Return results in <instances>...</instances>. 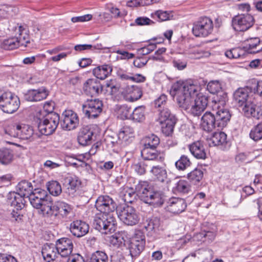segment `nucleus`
Wrapping results in <instances>:
<instances>
[{"label": "nucleus", "instance_id": "nucleus-1", "mask_svg": "<svg viewBox=\"0 0 262 262\" xmlns=\"http://www.w3.org/2000/svg\"><path fill=\"white\" fill-rule=\"evenodd\" d=\"M231 115L227 108L213 112H206L201 118V126L206 132L212 131L216 127L222 128L229 121Z\"/></svg>", "mask_w": 262, "mask_h": 262}, {"label": "nucleus", "instance_id": "nucleus-2", "mask_svg": "<svg viewBox=\"0 0 262 262\" xmlns=\"http://www.w3.org/2000/svg\"><path fill=\"white\" fill-rule=\"evenodd\" d=\"M200 89V86L192 82H177L172 85L170 92L172 96H176L180 107H186L190 102V96L195 94Z\"/></svg>", "mask_w": 262, "mask_h": 262}, {"label": "nucleus", "instance_id": "nucleus-3", "mask_svg": "<svg viewBox=\"0 0 262 262\" xmlns=\"http://www.w3.org/2000/svg\"><path fill=\"white\" fill-rule=\"evenodd\" d=\"M93 226L102 233H111L116 230V221L111 214L98 213L94 216Z\"/></svg>", "mask_w": 262, "mask_h": 262}, {"label": "nucleus", "instance_id": "nucleus-4", "mask_svg": "<svg viewBox=\"0 0 262 262\" xmlns=\"http://www.w3.org/2000/svg\"><path fill=\"white\" fill-rule=\"evenodd\" d=\"M17 192H10L8 195L7 202L14 206L17 211L12 210L11 213V220L13 222L19 223L22 221L23 215L18 212L25 206V198Z\"/></svg>", "mask_w": 262, "mask_h": 262}, {"label": "nucleus", "instance_id": "nucleus-5", "mask_svg": "<svg viewBox=\"0 0 262 262\" xmlns=\"http://www.w3.org/2000/svg\"><path fill=\"white\" fill-rule=\"evenodd\" d=\"M20 102L19 97L11 92H5L0 96V108L8 114H12L17 111Z\"/></svg>", "mask_w": 262, "mask_h": 262}, {"label": "nucleus", "instance_id": "nucleus-6", "mask_svg": "<svg viewBox=\"0 0 262 262\" xmlns=\"http://www.w3.org/2000/svg\"><path fill=\"white\" fill-rule=\"evenodd\" d=\"M117 213L119 219L128 226L135 225L140 221L138 212L131 206L125 205L119 207L117 210Z\"/></svg>", "mask_w": 262, "mask_h": 262}, {"label": "nucleus", "instance_id": "nucleus-7", "mask_svg": "<svg viewBox=\"0 0 262 262\" xmlns=\"http://www.w3.org/2000/svg\"><path fill=\"white\" fill-rule=\"evenodd\" d=\"M59 115L51 111L43 120V122L38 125V130L42 135L46 136L52 134L57 128L59 123Z\"/></svg>", "mask_w": 262, "mask_h": 262}, {"label": "nucleus", "instance_id": "nucleus-8", "mask_svg": "<svg viewBox=\"0 0 262 262\" xmlns=\"http://www.w3.org/2000/svg\"><path fill=\"white\" fill-rule=\"evenodd\" d=\"M213 29L212 20L207 17H202L193 23L192 33L196 37H206L212 33Z\"/></svg>", "mask_w": 262, "mask_h": 262}, {"label": "nucleus", "instance_id": "nucleus-9", "mask_svg": "<svg viewBox=\"0 0 262 262\" xmlns=\"http://www.w3.org/2000/svg\"><path fill=\"white\" fill-rule=\"evenodd\" d=\"M103 103L99 99H88L82 104V112L88 118H96L102 112Z\"/></svg>", "mask_w": 262, "mask_h": 262}, {"label": "nucleus", "instance_id": "nucleus-10", "mask_svg": "<svg viewBox=\"0 0 262 262\" xmlns=\"http://www.w3.org/2000/svg\"><path fill=\"white\" fill-rule=\"evenodd\" d=\"M253 16L248 13L238 14L232 18V26L234 30L244 32L254 24Z\"/></svg>", "mask_w": 262, "mask_h": 262}, {"label": "nucleus", "instance_id": "nucleus-11", "mask_svg": "<svg viewBox=\"0 0 262 262\" xmlns=\"http://www.w3.org/2000/svg\"><path fill=\"white\" fill-rule=\"evenodd\" d=\"M49 209L46 217H50L52 221H55L59 214L62 217H66L72 211V208L68 204L61 201L56 202L54 204L51 201Z\"/></svg>", "mask_w": 262, "mask_h": 262}, {"label": "nucleus", "instance_id": "nucleus-12", "mask_svg": "<svg viewBox=\"0 0 262 262\" xmlns=\"http://www.w3.org/2000/svg\"><path fill=\"white\" fill-rule=\"evenodd\" d=\"M135 190L140 199L145 203L152 204L155 189L145 181H139L135 186Z\"/></svg>", "mask_w": 262, "mask_h": 262}, {"label": "nucleus", "instance_id": "nucleus-13", "mask_svg": "<svg viewBox=\"0 0 262 262\" xmlns=\"http://www.w3.org/2000/svg\"><path fill=\"white\" fill-rule=\"evenodd\" d=\"M95 207L99 213L111 214L117 208L116 204L108 195H100L96 201Z\"/></svg>", "mask_w": 262, "mask_h": 262}, {"label": "nucleus", "instance_id": "nucleus-14", "mask_svg": "<svg viewBox=\"0 0 262 262\" xmlns=\"http://www.w3.org/2000/svg\"><path fill=\"white\" fill-rule=\"evenodd\" d=\"M79 124V119L76 113L72 110H66L63 112L60 120L61 127L67 130L76 128Z\"/></svg>", "mask_w": 262, "mask_h": 262}, {"label": "nucleus", "instance_id": "nucleus-15", "mask_svg": "<svg viewBox=\"0 0 262 262\" xmlns=\"http://www.w3.org/2000/svg\"><path fill=\"white\" fill-rule=\"evenodd\" d=\"M96 138L95 128L93 125H86L82 127L77 135V141L83 146L91 145Z\"/></svg>", "mask_w": 262, "mask_h": 262}, {"label": "nucleus", "instance_id": "nucleus-16", "mask_svg": "<svg viewBox=\"0 0 262 262\" xmlns=\"http://www.w3.org/2000/svg\"><path fill=\"white\" fill-rule=\"evenodd\" d=\"M56 246L58 254L64 258H67L72 253L73 249V244L71 239L65 237L57 240Z\"/></svg>", "mask_w": 262, "mask_h": 262}, {"label": "nucleus", "instance_id": "nucleus-17", "mask_svg": "<svg viewBox=\"0 0 262 262\" xmlns=\"http://www.w3.org/2000/svg\"><path fill=\"white\" fill-rule=\"evenodd\" d=\"M187 205L184 199L179 198H172L169 199L165 208L166 211L173 214H179L183 212Z\"/></svg>", "mask_w": 262, "mask_h": 262}, {"label": "nucleus", "instance_id": "nucleus-18", "mask_svg": "<svg viewBox=\"0 0 262 262\" xmlns=\"http://www.w3.org/2000/svg\"><path fill=\"white\" fill-rule=\"evenodd\" d=\"M70 230L74 236L80 237L88 233L89 230V226L83 221L76 220L71 223Z\"/></svg>", "mask_w": 262, "mask_h": 262}, {"label": "nucleus", "instance_id": "nucleus-19", "mask_svg": "<svg viewBox=\"0 0 262 262\" xmlns=\"http://www.w3.org/2000/svg\"><path fill=\"white\" fill-rule=\"evenodd\" d=\"M83 89L86 95L96 96L102 92V86L97 80L89 79L84 83Z\"/></svg>", "mask_w": 262, "mask_h": 262}, {"label": "nucleus", "instance_id": "nucleus-20", "mask_svg": "<svg viewBox=\"0 0 262 262\" xmlns=\"http://www.w3.org/2000/svg\"><path fill=\"white\" fill-rule=\"evenodd\" d=\"M48 95V91L43 87L38 89L29 90L25 94V99L28 101H39L45 99Z\"/></svg>", "mask_w": 262, "mask_h": 262}, {"label": "nucleus", "instance_id": "nucleus-21", "mask_svg": "<svg viewBox=\"0 0 262 262\" xmlns=\"http://www.w3.org/2000/svg\"><path fill=\"white\" fill-rule=\"evenodd\" d=\"M201 89L194 95H191L190 98V102L186 107H183L185 110L189 108V106L191 103L194 102L195 104H197L200 106V109L201 110H205L207 105L208 104V97L203 95L202 93L200 92Z\"/></svg>", "mask_w": 262, "mask_h": 262}, {"label": "nucleus", "instance_id": "nucleus-22", "mask_svg": "<svg viewBox=\"0 0 262 262\" xmlns=\"http://www.w3.org/2000/svg\"><path fill=\"white\" fill-rule=\"evenodd\" d=\"M28 198L32 206L36 209H40L42 214L46 217L47 213L49 211V208L52 200H41L40 198H36L33 195H30Z\"/></svg>", "mask_w": 262, "mask_h": 262}, {"label": "nucleus", "instance_id": "nucleus-23", "mask_svg": "<svg viewBox=\"0 0 262 262\" xmlns=\"http://www.w3.org/2000/svg\"><path fill=\"white\" fill-rule=\"evenodd\" d=\"M242 108L244 115L247 117H253L256 119H259L262 117V110L259 106H255L250 101L245 104Z\"/></svg>", "mask_w": 262, "mask_h": 262}, {"label": "nucleus", "instance_id": "nucleus-24", "mask_svg": "<svg viewBox=\"0 0 262 262\" xmlns=\"http://www.w3.org/2000/svg\"><path fill=\"white\" fill-rule=\"evenodd\" d=\"M141 156L147 162L149 161H163L164 157L162 156L157 148H143L141 150Z\"/></svg>", "mask_w": 262, "mask_h": 262}, {"label": "nucleus", "instance_id": "nucleus-25", "mask_svg": "<svg viewBox=\"0 0 262 262\" xmlns=\"http://www.w3.org/2000/svg\"><path fill=\"white\" fill-rule=\"evenodd\" d=\"M41 253L43 259L47 262L54 260L57 255L59 254L56 245L53 244L45 245L42 248Z\"/></svg>", "mask_w": 262, "mask_h": 262}, {"label": "nucleus", "instance_id": "nucleus-26", "mask_svg": "<svg viewBox=\"0 0 262 262\" xmlns=\"http://www.w3.org/2000/svg\"><path fill=\"white\" fill-rule=\"evenodd\" d=\"M63 185L67 188L66 192L73 195L78 189L81 182L76 177H68L64 179Z\"/></svg>", "mask_w": 262, "mask_h": 262}, {"label": "nucleus", "instance_id": "nucleus-27", "mask_svg": "<svg viewBox=\"0 0 262 262\" xmlns=\"http://www.w3.org/2000/svg\"><path fill=\"white\" fill-rule=\"evenodd\" d=\"M249 94L247 89L239 88L233 94V100L239 107L248 102Z\"/></svg>", "mask_w": 262, "mask_h": 262}, {"label": "nucleus", "instance_id": "nucleus-28", "mask_svg": "<svg viewBox=\"0 0 262 262\" xmlns=\"http://www.w3.org/2000/svg\"><path fill=\"white\" fill-rule=\"evenodd\" d=\"M189 150L192 155L197 159H205L206 153L203 145L201 141H196L189 145Z\"/></svg>", "mask_w": 262, "mask_h": 262}, {"label": "nucleus", "instance_id": "nucleus-29", "mask_svg": "<svg viewBox=\"0 0 262 262\" xmlns=\"http://www.w3.org/2000/svg\"><path fill=\"white\" fill-rule=\"evenodd\" d=\"M260 42L259 38H252L248 39L244 43L243 47L244 51L250 53L254 54L262 50V48L257 49V47L259 46Z\"/></svg>", "mask_w": 262, "mask_h": 262}, {"label": "nucleus", "instance_id": "nucleus-30", "mask_svg": "<svg viewBox=\"0 0 262 262\" xmlns=\"http://www.w3.org/2000/svg\"><path fill=\"white\" fill-rule=\"evenodd\" d=\"M126 99L130 102H134L139 99L142 96L141 88L137 85L127 86L125 89Z\"/></svg>", "mask_w": 262, "mask_h": 262}, {"label": "nucleus", "instance_id": "nucleus-31", "mask_svg": "<svg viewBox=\"0 0 262 262\" xmlns=\"http://www.w3.org/2000/svg\"><path fill=\"white\" fill-rule=\"evenodd\" d=\"M227 143V135L224 132H215L209 140V144L211 146H221L223 147Z\"/></svg>", "mask_w": 262, "mask_h": 262}, {"label": "nucleus", "instance_id": "nucleus-32", "mask_svg": "<svg viewBox=\"0 0 262 262\" xmlns=\"http://www.w3.org/2000/svg\"><path fill=\"white\" fill-rule=\"evenodd\" d=\"M145 245V242H136L135 239H131L128 249L132 258L136 257L140 255L144 250Z\"/></svg>", "mask_w": 262, "mask_h": 262}, {"label": "nucleus", "instance_id": "nucleus-33", "mask_svg": "<svg viewBox=\"0 0 262 262\" xmlns=\"http://www.w3.org/2000/svg\"><path fill=\"white\" fill-rule=\"evenodd\" d=\"M112 72V67L109 64L98 66L93 71V73L97 78L103 80L105 79Z\"/></svg>", "mask_w": 262, "mask_h": 262}, {"label": "nucleus", "instance_id": "nucleus-34", "mask_svg": "<svg viewBox=\"0 0 262 262\" xmlns=\"http://www.w3.org/2000/svg\"><path fill=\"white\" fill-rule=\"evenodd\" d=\"M33 135L34 130L32 126L25 124H20L18 139L32 141L34 140Z\"/></svg>", "mask_w": 262, "mask_h": 262}, {"label": "nucleus", "instance_id": "nucleus-35", "mask_svg": "<svg viewBox=\"0 0 262 262\" xmlns=\"http://www.w3.org/2000/svg\"><path fill=\"white\" fill-rule=\"evenodd\" d=\"M33 186L31 182L27 181H21L16 186V192L20 193V195L29 198L33 191Z\"/></svg>", "mask_w": 262, "mask_h": 262}, {"label": "nucleus", "instance_id": "nucleus-36", "mask_svg": "<svg viewBox=\"0 0 262 262\" xmlns=\"http://www.w3.org/2000/svg\"><path fill=\"white\" fill-rule=\"evenodd\" d=\"M227 101V95L224 93H223L220 96H217L216 97H214L212 101V104L211 105L213 112L222 110V108H225V106Z\"/></svg>", "mask_w": 262, "mask_h": 262}, {"label": "nucleus", "instance_id": "nucleus-37", "mask_svg": "<svg viewBox=\"0 0 262 262\" xmlns=\"http://www.w3.org/2000/svg\"><path fill=\"white\" fill-rule=\"evenodd\" d=\"M151 17L161 22L173 19V12L171 11H163L159 10L151 14Z\"/></svg>", "mask_w": 262, "mask_h": 262}, {"label": "nucleus", "instance_id": "nucleus-38", "mask_svg": "<svg viewBox=\"0 0 262 262\" xmlns=\"http://www.w3.org/2000/svg\"><path fill=\"white\" fill-rule=\"evenodd\" d=\"M20 124L17 122L9 124L5 128V135L10 137L18 138Z\"/></svg>", "mask_w": 262, "mask_h": 262}, {"label": "nucleus", "instance_id": "nucleus-39", "mask_svg": "<svg viewBox=\"0 0 262 262\" xmlns=\"http://www.w3.org/2000/svg\"><path fill=\"white\" fill-rule=\"evenodd\" d=\"M18 36L15 37L18 40V43L19 46L27 47V44L30 43L29 36L28 31L23 27L19 26L16 30Z\"/></svg>", "mask_w": 262, "mask_h": 262}, {"label": "nucleus", "instance_id": "nucleus-40", "mask_svg": "<svg viewBox=\"0 0 262 262\" xmlns=\"http://www.w3.org/2000/svg\"><path fill=\"white\" fill-rule=\"evenodd\" d=\"M145 107L143 105L136 107L130 115V119L137 122H141L145 119Z\"/></svg>", "mask_w": 262, "mask_h": 262}, {"label": "nucleus", "instance_id": "nucleus-41", "mask_svg": "<svg viewBox=\"0 0 262 262\" xmlns=\"http://www.w3.org/2000/svg\"><path fill=\"white\" fill-rule=\"evenodd\" d=\"M14 154L13 151L9 148L0 149V162L4 165L10 163L13 160Z\"/></svg>", "mask_w": 262, "mask_h": 262}, {"label": "nucleus", "instance_id": "nucleus-42", "mask_svg": "<svg viewBox=\"0 0 262 262\" xmlns=\"http://www.w3.org/2000/svg\"><path fill=\"white\" fill-rule=\"evenodd\" d=\"M143 142V148H157L160 143V139L157 136L151 134L145 137Z\"/></svg>", "mask_w": 262, "mask_h": 262}, {"label": "nucleus", "instance_id": "nucleus-43", "mask_svg": "<svg viewBox=\"0 0 262 262\" xmlns=\"http://www.w3.org/2000/svg\"><path fill=\"white\" fill-rule=\"evenodd\" d=\"M150 171L157 179L161 182H164L167 178V172L166 169L159 165L153 166L150 169Z\"/></svg>", "mask_w": 262, "mask_h": 262}, {"label": "nucleus", "instance_id": "nucleus-44", "mask_svg": "<svg viewBox=\"0 0 262 262\" xmlns=\"http://www.w3.org/2000/svg\"><path fill=\"white\" fill-rule=\"evenodd\" d=\"M203 177V171L197 168H195L187 174L188 179L194 184H196L200 182Z\"/></svg>", "mask_w": 262, "mask_h": 262}, {"label": "nucleus", "instance_id": "nucleus-45", "mask_svg": "<svg viewBox=\"0 0 262 262\" xmlns=\"http://www.w3.org/2000/svg\"><path fill=\"white\" fill-rule=\"evenodd\" d=\"M47 189L51 194L54 196L59 195L61 192V187L59 183L56 181L49 182L47 185Z\"/></svg>", "mask_w": 262, "mask_h": 262}, {"label": "nucleus", "instance_id": "nucleus-46", "mask_svg": "<svg viewBox=\"0 0 262 262\" xmlns=\"http://www.w3.org/2000/svg\"><path fill=\"white\" fill-rule=\"evenodd\" d=\"M191 164L190 159L187 156L182 155L175 162V166L178 170L184 171L189 167Z\"/></svg>", "mask_w": 262, "mask_h": 262}, {"label": "nucleus", "instance_id": "nucleus-47", "mask_svg": "<svg viewBox=\"0 0 262 262\" xmlns=\"http://www.w3.org/2000/svg\"><path fill=\"white\" fill-rule=\"evenodd\" d=\"M172 119L173 121H177L175 116L171 113L169 109L166 108L160 111L158 118L159 122H166Z\"/></svg>", "mask_w": 262, "mask_h": 262}, {"label": "nucleus", "instance_id": "nucleus-48", "mask_svg": "<svg viewBox=\"0 0 262 262\" xmlns=\"http://www.w3.org/2000/svg\"><path fill=\"white\" fill-rule=\"evenodd\" d=\"M108 256L104 252L97 251L91 255L89 262H108Z\"/></svg>", "mask_w": 262, "mask_h": 262}, {"label": "nucleus", "instance_id": "nucleus-49", "mask_svg": "<svg viewBox=\"0 0 262 262\" xmlns=\"http://www.w3.org/2000/svg\"><path fill=\"white\" fill-rule=\"evenodd\" d=\"M176 122L177 121H173L172 119L166 122H159L161 125V130L163 134L166 136L170 135L173 132Z\"/></svg>", "mask_w": 262, "mask_h": 262}, {"label": "nucleus", "instance_id": "nucleus-50", "mask_svg": "<svg viewBox=\"0 0 262 262\" xmlns=\"http://www.w3.org/2000/svg\"><path fill=\"white\" fill-rule=\"evenodd\" d=\"M206 254V252L201 254L199 252L191 253L185 258L184 262H209L208 258H204Z\"/></svg>", "mask_w": 262, "mask_h": 262}, {"label": "nucleus", "instance_id": "nucleus-51", "mask_svg": "<svg viewBox=\"0 0 262 262\" xmlns=\"http://www.w3.org/2000/svg\"><path fill=\"white\" fill-rule=\"evenodd\" d=\"M174 190L178 192L187 193L190 190V186L185 180H179L173 188Z\"/></svg>", "mask_w": 262, "mask_h": 262}, {"label": "nucleus", "instance_id": "nucleus-52", "mask_svg": "<svg viewBox=\"0 0 262 262\" xmlns=\"http://www.w3.org/2000/svg\"><path fill=\"white\" fill-rule=\"evenodd\" d=\"M262 82L256 79H252L249 81V85L247 88H249L251 92L258 94L259 96L262 95V91L260 90V86Z\"/></svg>", "mask_w": 262, "mask_h": 262}, {"label": "nucleus", "instance_id": "nucleus-53", "mask_svg": "<svg viewBox=\"0 0 262 262\" xmlns=\"http://www.w3.org/2000/svg\"><path fill=\"white\" fill-rule=\"evenodd\" d=\"M18 47V40L15 37L5 39L2 44V48L7 50H13Z\"/></svg>", "mask_w": 262, "mask_h": 262}, {"label": "nucleus", "instance_id": "nucleus-54", "mask_svg": "<svg viewBox=\"0 0 262 262\" xmlns=\"http://www.w3.org/2000/svg\"><path fill=\"white\" fill-rule=\"evenodd\" d=\"M105 86L107 89V91L109 92L111 95H115L119 92L120 84L117 83L115 80L111 79L105 82Z\"/></svg>", "mask_w": 262, "mask_h": 262}, {"label": "nucleus", "instance_id": "nucleus-55", "mask_svg": "<svg viewBox=\"0 0 262 262\" xmlns=\"http://www.w3.org/2000/svg\"><path fill=\"white\" fill-rule=\"evenodd\" d=\"M250 138L255 141H257L262 139V124L258 123L250 133Z\"/></svg>", "mask_w": 262, "mask_h": 262}, {"label": "nucleus", "instance_id": "nucleus-56", "mask_svg": "<svg viewBox=\"0 0 262 262\" xmlns=\"http://www.w3.org/2000/svg\"><path fill=\"white\" fill-rule=\"evenodd\" d=\"M49 112H47L45 109H37L34 114V121L37 124H40L41 122H43V120L46 118V117L49 114Z\"/></svg>", "mask_w": 262, "mask_h": 262}, {"label": "nucleus", "instance_id": "nucleus-57", "mask_svg": "<svg viewBox=\"0 0 262 262\" xmlns=\"http://www.w3.org/2000/svg\"><path fill=\"white\" fill-rule=\"evenodd\" d=\"M154 194L152 205L158 207L162 205L165 197L164 193L161 191L155 189Z\"/></svg>", "mask_w": 262, "mask_h": 262}, {"label": "nucleus", "instance_id": "nucleus-58", "mask_svg": "<svg viewBox=\"0 0 262 262\" xmlns=\"http://www.w3.org/2000/svg\"><path fill=\"white\" fill-rule=\"evenodd\" d=\"M132 110L130 107L126 105H121L118 111V113L120 118L124 119H130V115Z\"/></svg>", "mask_w": 262, "mask_h": 262}, {"label": "nucleus", "instance_id": "nucleus-59", "mask_svg": "<svg viewBox=\"0 0 262 262\" xmlns=\"http://www.w3.org/2000/svg\"><path fill=\"white\" fill-rule=\"evenodd\" d=\"M244 51L239 48H233L225 52V56L229 59H237L243 54Z\"/></svg>", "mask_w": 262, "mask_h": 262}, {"label": "nucleus", "instance_id": "nucleus-60", "mask_svg": "<svg viewBox=\"0 0 262 262\" xmlns=\"http://www.w3.org/2000/svg\"><path fill=\"white\" fill-rule=\"evenodd\" d=\"M215 231L216 227L214 226V228L212 229L211 231L204 230L201 233H199L196 235L198 238L201 237L205 238L208 239L209 242H212L215 238Z\"/></svg>", "mask_w": 262, "mask_h": 262}, {"label": "nucleus", "instance_id": "nucleus-61", "mask_svg": "<svg viewBox=\"0 0 262 262\" xmlns=\"http://www.w3.org/2000/svg\"><path fill=\"white\" fill-rule=\"evenodd\" d=\"M207 89L210 93L214 94L219 92L222 89V86L219 81L213 80L208 83Z\"/></svg>", "mask_w": 262, "mask_h": 262}, {"label": "nucleus", "instance_id": "nucleus-62", "mask_svg": "<svg viewBox=\"0 0 262 262\" xmlns=\"http://www.w3.org/2000/svg\"><path fill=\"white\" fill-rule=\"evenodd\" d=\"M137 195L138 194L136 191L134 192L132 189L127 190L123 194L122 199L126 203H132L136 199Z\"/></svg>", "mask_w": 262, "mask_h": 262}, {"label": "nucleus", "instance_id": "nucleus-63", "mask_svg": "<svg viewBox=\"0 0 262 262\" xmlns=\"http://www.w3.org/2000/svg\"><path fill=\"white\" fill-rule=\"evenodd\" d=\"M133 169L138 174L141 175L145 173L148 168V164L146 161L144 162H138L133 165Z\"/></svg>", "mask_w": 262, "mask_h": 262}, {"label": "nucleus", "instance_id": "nucleus-64", "mask_svg": "<svg viewBox=\"0 0 262 262\" xmlns=\"http://www.w3.org/2000/svg\"><path fill=\"white\" fill-rule=\"evenodd\" d=\"M31 195H33L35 197L38 198V199L40 198V200H51V196L48 195L47 192L44 190L38 189H35L32 191Z\"/></svg>", "mask_w": 262, "mask_h": 262}]
</instances>
